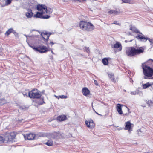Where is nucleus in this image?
<instances>
[{"label":"nucleus","mask_w":153,"mask_h":153,"mask_svg":"<svg viewBox=\"0 0 153 153\" xmlns=\"http://www.w3.org/2000/svg\"><path fill=\"white\" fill-rule=\"evenodd\" d=\"M83 94L85 96H87L90 94L89 90L86 88H84L82 90Z\"/></svg>","instance_id":"17"},{"label":"nucleus","mask_w":153,"mask_h":153,"mask_svg":"<svg viewBox=\"0 0 153 153\" xmlns=\"http://www.w3.org/2000/svg\"><path fill=\"white\" fill-rule=\"evenodd\" d=\"M124 91L125 92H126V90H125Z\"/></svg>","instance_id":"50"},{"label":"nucleus","mask_w":153,"mask_h":153,"mask_svg":"<svg viewBox=\"0 0 153 153\" xmlns=\"http://www.w3.org/2000/svg\"><path fill=\"white\" fill-rule=\"evenodd\" d=\"M28 95L31 98L38 99L40 98L41 96V94H40L37 89H34L29 92Z\"/></svg>","instance_id":"4"},{"label":"nucleus","mask_w":153,"mask_h":153,"mask_svg":"<svg viewBox=\"0 0 153 153\" xmlns=\"http://www.w3.org/2000/svg\"><path fill=\"white\" fill-rule=\"evenodd\" d=\"M117 21H114V22L113 24H117V25H120V24L119 23H117Z\"/></svg>","instance_id":"39"},{"label":"nucleus","mask_w":153,"mask_h":153,"mask_svg":"<svg viewBox=\"0 0 153 153\" xmlns=\"http://www.w3.org/2000/svg\"><path fill=\"white\" fill-rule=\"evenodd\" d=\"M108 76L109 78L111 79V80L114 82H116V80L114 77V74L112 73L108 74Z\"/></svg>","instance_id":"24"},{"label":"nucleus","mask_w":153,"mask_h":153,"mask_svg":"<svg viewBox=\"0 0 153 153\" xmlns=\"http://www.w3.org/2000/svg\"><path fill=\"white\" fill-rule=\"evenodd\" d=\"M50 44L52 45H53V44H54V43L52 42H50Z\"/></svg>","instance_id":"42"},{"label":"nucleus","mask_w":153,"mask_h":153,"mask_svg":"<svg viewBox=\"0 0 153 153\" xmlns=\"http://www.w3.org/2000/svg\"><path fill=\"white\" fill-rule=\"evenodd\" d=\"M94 111H95V112H96V111H95V110H94Z\"/></svg>","instance_id":"51"},{"label":"nucleus","mask_w":153,"mask_h":153,"mask_svg":"<svg viewBox=\"0 0 153 153\" xmlns=\"http://www.w3.org/2000/svg\"><path fill=\"white\" fill-rule=\"evenodd\" d=\"M144 51V49L142 47H130L126 49V53L128 56L132 57L140 54Z\"/></svg>","instance_id":"2"},{"label":"nucleus","mask_w":153,"mask_h":153,"mask_svg":"<svg viewBox=\"0 0 153 153\" xmlns=\"http://www.w3.org/2000/svg\"><path fill=\"white\" fill-rule=\"evenodd\" d=\"M9 133H6L5 135V143H7L8 141H11L13 140V139H11V137L9 136Z\"/></svg>","instance_id":"15"},{"label":"nucleus","mask_w":153,"mask_h":153,"mask_svg":"<svg viewBox=\"0 0 153 153\" xmlns=\"http://www.w3.org/2000/svg\"><path fill=\"white\" fill-rule=\"evenodd\" d=\"M130 29L131 30H132L135 33H139V31L137 30L136 28L134 27H130Z\"/></svg>","instance_id":"31"},{"label":"nucleus","mask_w":153,"mask_h":153,"mask_svg":"<svg viewBox=\"0 0 153 153\" xmlns=\"http://www.w3.org/2000/svg\"><path fill=\"white\" fill-rule=\"evenodd\" d=\"M95 113L97 114L98 115H100V114H99L98 113H97V112H95Z\"/></svg>","instance_id":"45"},{"label":"nucleus","mask_w":153,"mask_h":153,"mask_svg":"<svg viewBox=\"0 0 153 153\" xmlns=\"http://www.w3.org/2000/svg\"><path fill=\"white\" fill-rule=\"evenodd\" d=\"M147 103L149 106H151L153 105V102L151 100L148 101Z\"/></svg>","instance_id":"32"},{"label":"nucleus","mask_w":153,"mask_h":153,"mask_svg":"<svg viewBox=\"0 0 153 153\" xmlns=\"http://www.w3.org/2000/svg\"><path fill=\"white\" fill-rule=\"evenodd\" d=\"M45 144L48 146H51L53 144V142L52 140H49L45 143Z\"/></svg>","instance_id":"25"},{"label":"nucleus","mask_w":153,"mask_h":153,"mask_svg":"<svg viewBox=\"0 0 153 153\" xmlns=\"http://www.w3.org/2000/svg\"><path fill=\"white\" fill-rule=\"evenodd\" d=\"M118 130H121V128H118Z\"/></svg>","instance_id":"46"},{"label":"nucleus","mask_w":153,"mask_h":153,"mask_svg":"<svg viewBox=\"0 0 153 153\" xmlns=\"http://www.w3.org/2000/svg\"><path fill=\"white\" fill-rule=\"evenodd\" d=\"M54 137L55 138H59L60 137V134L59 132H54L53 133Z\"/></svg>","instance_id":"26"},{"label":"nucleus","mask_w":153,"mask_h":153,"mask_svg":"<svg viewBox=\"0 0 153 153\" xmlns=\"http://www.w3.org/2000/svg\"><path fill=\"white\" fill-rule=\"evenodd\" d=\"M140 91L138 90H136L134 91H132L131 92V94L132 95H135L136 94H140Z\"/></svg>","instance_id":"28"},{"label":"nucleus","mask_w":153,"mask_h":153,"mask_svg":"<svg viewBox=\"0 0 153 153\" xmlns=\"http://www.w3.org/2000/svg\"><path fill=\"white\" fill-rule=\"evenodd\" d=\"M12 0H7L5 1V3H4V0H0V4L2 7L10 4Z\"/></svg>","instance_id":"12"},{"label":"nucleus","mask_w":153,"mask_h":153,"mask_svg":"<svg viewBox=\"0 0 153 153\" xmlns=\"http://www.w3.org/2000/svg\"><path fill=\"white\" fill-rule=\"evenodd\" d=\"M33 13L32 12V10L30 9H28L27 12L25 13V15L27 18H30L33 16Z\"/></svg>","instance_id":"14"},{"label":"nucleus","mask_w":153,"mask_h":153,"mask_svg":"<svg viewBox=\"0 0 153 153\" xmlns=\"http://www.w3.org/2000/svg\"><path fill=\"white\" fill-rule=\"evenodd\" d=\"M23 95H24V96H27V94H23Z\"/></svg>","instance_id":"44"},{"label":"nucleus","mask_w":153,"mask_h":153,"mask_svg":"<svg viewBox=\"0 0 153 153\" xmlns=\"http://www.w3.org/2000/svg\"><path fill=\"white\" fill-rule=\"evenodd\" d=\"M51 52L52 53H53V51H51Z\"/></svg>","instance_id":"49"},{"label":"nucleus","mask_w":153,"mask_h":153,"mask_svg":"<svg viewBox=\"0 0 153 153\" xmlns=\"http://www.w3.org/2000/svg\"><path fill=\"white\" fill-rule=\"evenodd\" d=\"M59 98H60L61 99H63V98L66 99L67 98V96L62 95H61V96H59Z\"/></svg>","instance_id":"33"},{"label":"nucleus","mask_w":153,"mask_h":153,"mask_svg":"<svg viewBox=\"0 0 153 153\" xmlns=\"http://www.w3.org/2000/svg\"><path fill=\"white\" fill-rule=\"evenodd\" d=\"M112 48H119V51H121L122 48L121 44L119 42H117L113 46H111Z\"/></svg>","instance_id":"13"},{"label":"nucleus","mask_w":153,"mask_h":153,"mask_svg":"<svg viewBox=\"0 0 153 153\" xmlns=\"http://www.w3.org/2000/svg\"><path fill=\"white\" fill-rule=\"evenodd\" d=\"M139 131H140L141 132V131H140V130H139Z\"/></svg>","instance_id":"53"},{"label":"nucleus","mask_w":153,"mask_h":153,"mask_svg":"<svg viewBox=\"0 0 153 153\" xmlns=\"http://www.w3.org/2000/svg\"><path fill=\"white\" fill-rule=\"evenodd\" d=\"M86 48V51L88 53H89L90 52V51L88 48Z\"/></svg>","instance_id":"36"},{"label":"nucleus","mask_w":153,"mask_h":153,"mask_svg":"<svg viewBox=\"0 0 153 153\" xmlns=\"http://www.w3.org/2000/svg\"><path fill=\"white\" fill-rule=\"evenodd\" d=\"M41 13L37 12L36 14L34 16L36 18H42L44 19H48L50 18V16L49 15H46L43 16V14H44L42 11H40Z\"/></svg>","instance_id":"5"},{"label":"nucleus","mask_w":153,"mask_h":153,"mask_svg":"<svg viewBox=\"0 0 153 153\" xmlns=\"http://www.w3.org/2000/svg\"><path fill=\"white\" fill-rule=\"evenodd\" d=\"M102 62L104 65H106L108 63V60L107 58H104L102 59Z\"/></svg>","instance_id":"29"},{"label":"nucleus","mask_w":153,"mask_h":153,"mask_svg":"<svg viewBox=\"0 0 153 153\" xmlns=\"http://www.w3.org/2000/svg\"><path fill=\"white\" fill-rule=\"evenodd\" d=\"M55 97H56V98H58V97L57 96H55Z\"/></svg>","instance_id":"47"},{"label":"nucleus","mask_w":153,"mask_h":153,"mask_svg":"<svg viewBox=\"0 0 153 153\" xmlns=\"http://www.w3.org/2000/svg\"><path fill=\"white\" fill-rule=\"evenodd\" d=\"M37 10L39 11H42L44 14H50L52 13L53 10L50 8H47L46 5L42 4H38L37 6Z\"/></svg>","instance_id":"3"},{"label":"nucleus","mask_w":153,"mask_h":153,"mask_svg":"<svg viewBox=\"0 0 153 153\" xmlns=\"http://www.w3.org/2000/svg\"><path fill=\"white\" fill-rule=\"evenodd\" d=\"M130 82L131 83H132L133 82V80L132 79H130Z\"/></svg>","instance_id":"41"},{"label":"nucleus","mask_w":153,"mask_h":153,"mask_svg":"<svg viewBox=\"0 0 153 153\" xmlns=\"http://www.w3.org/2000/svg\"><path fill=\"white\" fill-rule=\"evenodd\" d=\"M9 137H11V139H13L15 138L16 134L15 132H13L9 133Z\"/></svg>","instance_id":"27"},{"label":"nucleus","mask_w":153,"mask_h":153,"mask_svg":"<svg viewBox=\"0 0 153 153\" xmlns=\"http://www.w3.org/2000/svg\"><path fill=\"white\" fill-rule=\"evenodd\" d=\"M85 123L87 126L88 128L90 129H92L94 128V123L92 120H91L89 122L87 121H86Z\"/></svg>","instance_id":"8"},{"label":"nucleus","mask_w":153,"mask_h":153,"mask_svg":"<svg viewBox=\"0 0 153 153\" xmlns=\"http://www.w3.org/2000/svg\"><path fill=\"white\" fill-rule=\"evenodd\" d=\"M121 105L119 104H117V110L119 114H123Z\"/></svg>","instance_id":"20"},{"label":"nucleus","mask_w":153,"mask_h":153,"mask_svg":"<svg viewBox=\"0 0 153 153\" xmlns=\"http://www.w3.org/2000/svg\"><path fill=\"white\" fill-rule=\"evenodd\" d=\"M13 31V33L15 35H18V33L15 31H14L12 28H10L5 33V35L7 36Z\"/></svg>","instance_id":"19"},{"label":"nucleus","mask_w":153,"mask_h":153,"mask_svg":"<svg viewBox=\"0 0 153 153\" xmlns=\"http://www.w3.org/2000/svg\"><path fill=\"white\" fill-rule=\"evenodd\" d=\"M120 13V12L119 10H111L108 12V13L109 14H114L115 15H118Z\"/></svg>","instance_id":"18"},{"label":"nucleus","mask_w":153,"mask_h":153,"mask_svg":"<svg viewBox=\"0 0 153 153\" xmlns=\"http://www.w3.org/2000/svg\"><path fill=\"white\" fill-rule=\"evenodd\" d=\"M36 49V51H39L40 53H44L48 51V49L46 46L42 45L38 47Z\"/></svg>","instance_id":"7"},{"label":"nucleus","mask_w":153,"mask_h":153,"mask_svg":"<svg viewBox=\"0 0 153 153\" xmlns=\"http://www.w3.org/2000/svg\"><path fill=\"white\" fill-rule=\"evenodd\" d=\"M132 40H130V41H129V42H131V41H132Z\"/></svg>","instance_id":"48"},{"label":"nucleus","mask_w":153,"mask_h":153,"mask_svg":"<svg viewBox=\"0 0 153 153\" xmlns=\"http://www.w3.org/2000/svg\"><path fill=\"white\" fill-rule=\"evenodd\" d=\"M86 24V22L84 21H81L79 22V26L81 29L84 30H85Z\"/></svg>","instance_id":"11"},{"label":"nucleus","mask_w":153,"mask_h":153,"mask_svg":"<svg viewBox=\"0 0 153 153\" xmlns=\"http://www.w3.org/2000/svg\"><path fill=\"white\" fill-rule=\"evenodd\" d=\"M41 36L45 40V41H47L48 39L50 34H48L47 33H42Z\"/></svg>","instance_id":"16"},{"label":"nucleus","mask_w":153,"mask_h":153,"mask_svg":"<svg viewBox=\"0 0 153 153\" xmlns=\"http://www.w3.org/2000/svg\"><path fill=\"white\" fill-rule=\"evenodd\" d=\"M94 83L96 85H98V83L96 80H94Z\"/></svg>","instance_id":"38"},{"label":"nucleus","mask_w":153,"mask_h":153,"mask_svg":"<svg viewBox=\"0 0 153 153\" xmlns=\"http://www.w3.org/2000/svg\"><path fill=\"white\" fill-rule=\"evenodd\" d=\"M152 62H153V60L150 59L142 65L143 73L145 75V79L149 78L153 79V69L148 66V63Z\"/></svg>","instance_id":"1"},{"label":"nucleus","mask_w":153,"mask_h":153,"mask_svg":"<svg viewBox=\"0 0 153 153\" xmlns=\"http://www.w3.org/2000/svg\"><path fill=\"white\" fill-rule=\"evenodd\" d=\"M128 3H129L130 4H134L135 3V2L133 1H129V0H128Z\"/></svg>","instance_id":"35"},{"label":"nucleus","mask_w":153,"mask_h":153,"mask_svg":"<svg viewBox=\"0 0 153 153\" xmlns=\"http://www.w3.org/2000/svg\"><path fill=\"white\" fill-rule=\"evenodd\" d=\"M138 39H139L140 40L143 42H146L147 40H148L151 44H153V40L150 38H148L147 37H145L143 35H138L136 37Z\"/></svg>","instance_id":"6"},{"label":"nucleus","mask_w":153,"mask_h":153,"mask_svg":"<svg viewBox=\"0 0 153 153\" xmlns=\"http://www.w3.org/2000/svg\"><path fill=\"white\" fill-rule=\"evenodd\" d=\"M5 137H4L2 136H0V143H5Z\"/></svg>","instance_id":"30"},{"label":"nucleus","mask_w":153,"mask_h":153,"mask_svg":"<svg viewBox=\"0 0 153 153\" xmlns=\"http://www.w3.org/2000/svg\"><path fill=\"white\" fill-rule=\"evenodd\" d=\"M66 116L64 115L59 116L57 118V120L59 121H64L66 119Z\"/></svg>","instance_id":"21"},{"label":"nucleus","mask_w":153,"mask_h":153,"mask_svg":"<svg viewBox=\"0 0 153 153\" xmlns=\"http://www.w3.org/2000/svg\"><path fill=\"white\" fill-rule=\"evenodd\" d=\"M75 1H79V2H83L86 1V0H73Z\"/></svg>","instance_id":"34"},{"label":"nucleus","mask_w":153,"mask_h":153,"mask_svg":"<svg viewBox=\"0 0 153 153\" xmlns=\"http://www.w3.org/2000/svg\"><path fill=\"white\" fill-rule=\"evenodd\" d=\"M153 85V82L149 83V82H147L146 84L143 85V89H146L148 87L151 86Z\"/></svg>","instance_id":"23"},{"label":"nucleus","mask_w":153,"mask_h":153,"mask_svg":"<svg viewBox=\"0 0 153 153\" xmlns=\"http://www.w3.org/2000/svg\"><path fill=\"white\" fill-rule=\"evenodd\" d=\"M131 124L130 122L128 121L126 123L125 129L128 130L129 131L131 130Z\"/></svg>","instance_id":"22"},{"label":"nucleus","mask_w":153,"mask_h":153,"mask_svg":"<svg viewBox=\"0 0 153 153\" xmlns=\"http://www.w3.org/2000/svg\"><path fill=\"white\" fill-rule=\"evenodd\" d=\"M125 108L126 109V110H127L128 111H129V109L127 107H125Z\"/></svg>","instance_id":"43"},{"label":"nucleus","mask_w":153,"mask_h":153,"mask_svg":"<svg viewBox=\"0 0 153 153\" xmlns=\"http://www.w3.org/2000/svg\"><path fill=\"white\" fill-rule=\"evenodd\" d=\"M35 137V135L33 134H29L24 135V137L25 139L27 138L29 140H33Z\"/></svg>","instance_id":"10"},{"label":"nucleus","mask_w":153,"mask_h":153,"mask_svg":"<svg viewBox=\"0 0 153 153\" xmlns=\"http://www.w3.org/2000/svg\"><path fill=\"white\" fill-rule=\"evenodd\" d=\"M85 30L91 31L94 28V26L91 23L87 22Z\"/></svg>","instance_id":"9"},{"label":"nucleus","mask_w":153,"mask_h":153,"mask_svg":"<svg viewBox=\"0 0 153 153\" xmlns=\"http://www.w3.org/2000/svg\"><path fill=\"white\" fill-rule=\"evenodd\" d=\"M30 47L36 51V49L37 48H35L34 46H30Z\"/></svg>","instance_id":"40"},{"label":"nucleus","mask_w":153,"mask_h":153,"mask_svg":"<svg viewBox=\"0 0 153 153\" xmlns=\"http://www.w3.org/2000/svg\"><path fill=\"white\" fill-rule=\"evenodd\" d=\"M123 2L125 3H128V0H122Z\"/></svg>","instance_id":"37"},{"label":"nucleus","mask_w":153,"mask_h":153,"mask_svg":"<svg viewBox=\"0 0 153 153\" xmlns=\"http://www.w3.org/2000/svg\"><path fill=\"white\" fill-rule=\"evenodd\" d=\"M125 42H127V41L126 40H125Z\"/></svg>","instance_id":"52"}]
</instances>
